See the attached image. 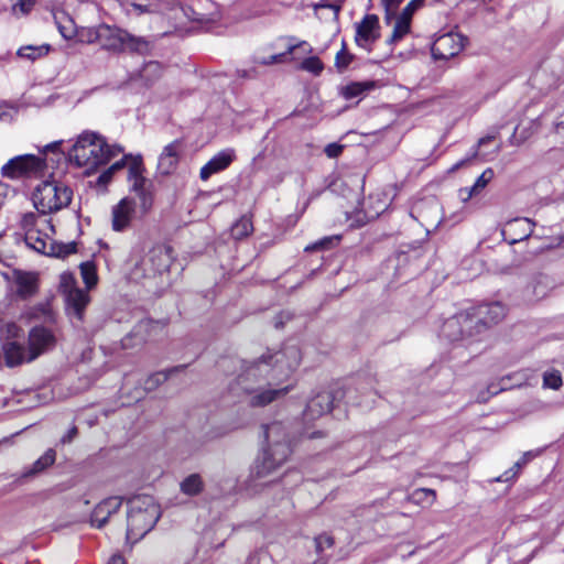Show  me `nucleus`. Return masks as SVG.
Masks as SVG:
<instances>
[{"label":"nucleus","mask_w":564,"mask_h":564,"mask_svg":"<svg viewBox=\"0 0 564 564\" xmlns=\"http://www.w3.org/2000/svg\"><path fill=\"white\" fill-rule=\"evenodd\" d=\"M301 359L296 345H285L278 351L263 354L258 360L245 362L237 383L248 394V404L263 408L285 397L294 388L286 381L300 366Z\"/></svg>","instance_id":"f257e3e1"},{"label":"nucleus","mask_w":564,"mask_h":564,"mask_svg":"<svg viewBox=\"0 0 564 564\" xmlns=\"http://www.w3.org/2000/svg\"><path fill=\"white\" fill-rule=\"evenodd\" d=\"M267 448L257 457L251 468L253 479H263L281 467L291 455V446L284 426L280 422L263 425Z\"/></svg>","instance_id":"f03ea898"},{"label":"nucleus","mask_w":564,"mask_h":564,"mask_svg":"<svg viewBox=\"0 0 564 564\" xmlns=\"http://www.w3.org/2000/svg\"><path fill=\"white\" fill-rule=\"evenodd\" d=\"M121 153H123L121 145L109 144L104 137L97 133L84 132L69 151V159L78 167H84L87 174H91Z\"/></svg>","instance_id":"7ed1b4c3"},{"label":"nucleus","mask_w":564,"mask_h":564,"mask_svg":"<svg viewBox=\"0 0 564 564\" xmlns=\"http://www.w3.org/2000/svg\"><path fill=\"white\" fill-rule=\"evenodd\" d=\"M127 540L138 542L151 531L161 517L159 505L149 495L135 496L128 500Z\"/></svg>","instance_id":"20e7f679"},{"label":"nucleus","mask_w":564,"mask_h":564,"mask_svg":"<svg viewBox=\"0 0 564 564\" xmlns=\"http://www.w3.org/2000/svg\"><path fill=\"white\" fill-rule=\"evenodd\" d=\"M99 46L111 53L126 51L147 54L150 51V43L145 37L135 36L118 26L100 24Z\"/></svg>","instance_id":"39448f33"},{"label":"nucleus","mask_w":564,"mask_h":564,"mask_svg":"<svg viewBox=\"0 0 564 564\" xmlns=\"http://www.w3.org/2000/svg\"><path fill=\"white\" fill-rule=\"evenodd\" d=\"M73 198V191L56 181H44L33 193V204L41 214L56 213L67 207Z\"/></svg>","instance_id":"423d86ee"},{"label":"nucleus","mask_w":564,"mask_h":564,"mask_svg":"<svg viewBox=\"0 0 564 564\" xmlns=\"http://www.w3.org/2000/svg\"><path fill=\"white\" fill-rule=\"evenodd\" d=\"M474 322L469 310L460 312L443 323L440 336L451 343L464 341L478 334Z\"/></svg>","instance_id":"0eeeda50"},{"label":"nucleus","mask_w":564,"mask_h":564,"mask_svg":"<svg viewBox=\"0 0 564 564\" xmlns=\"http://www.w3.org/2000/svg\"><path fill=\"white\" fill-rule=\"evenodd\" d=\"M45 162L42 158L33 154H24L9 160L1 169L3 177L17 180L44 169Z\"/></svg>","instance_id":"6e6552de"},{"label":"nucleus","mask_w":564,"mask_h":564,"mask_svg":"<svg viewBox=\"0 0 564 564\" xmlns=\"http://www.w3.org/2000/svg\"><path fill=\"white\" fill-rule=\"evenodd\" d=\"M466 41L464 35L456 32L441 34L432 44V56L434 59H449L463 51Z\"/></svg>","instance_id":"1a4fd4ad"},{"label":"nucleus","mask_w":564,"mask_h":564,"mask_svg":"<svg viewBox=\"0 0 564 564\" xmlns=\"http://www.w3.org/2000/svg\"><path fill=\"white\" fill-rule=\"evenodd\" d=\"M469 312L475 318L477 333L498 324L506 316V307L500 302L481 304L470 308Z\"/></svg>","instance_id":"9d476101"},{"label":"nucleus","mask_w":564,"mask_h":564,"mask_svg":"<svg viewBox=\"0 0 564 564\" xmlns=\"http://www.w3.org/2000/svg\"><path fill=\"white\" fill-rule=\"evenodd\" d=\"M380 37V23L376 14H366L364 19L356 23L355 43L370 52L373 44Z\"/></svg>","instance_id":"9b49d317"},{"label":"nucleus","mask_w":564,"mask_h":564,"mask_svg":"<svg viewBox=\"0 0 564 564\" xmlns=\"http://www.w3.org/2000/svg\"><path fill=\"white\" fill-rule=\"evenodd\" d=\"M56 344L54 333L44 326H34L30 329L28 336V346L30 349L29 360H35L42 354L52 349Z\"/></svg>","instance_id":"f8f14e48"},{"label":"nucleus","mask_w":564,"mask_h":564,"mask_svg":"<svg viewBox=\"0 0 564 564\" xmlns=\"http://www.w3.org/2000/svg\"><path fill=\"white\" fill-rule=\"evenodd\" d=\"M12 281L15 285V295L20 300H29L39 292V274L33 271L15 269L12 272Z\"/></svg>","instance_id":"ddd939ff"},{"label":"nucleus","mask_w":564,"mask_h":564,"mask_svg":"<svg viewBox=\"0 0 564 564\" xmlns=\"http://www.w3.org/2000/svg\"><path fill=\"white\" fill-rule=\"evenodd\" d=\"M183 151L184 142L181 139H176L165 145L159 156L158 171L163 175L172 174L178 165Z\"/></svg>","instance_id":"4468645a"},{"label":"nucleus","mask_w":564,"mask_h":564,"mask_svg":"<svg viewBox=\"0 0 564 564\" xmlns=\"http://www.w3.org/2000/svg\"><path fill=\"white\" fill-rule=\"evenodd\" d=\"M160 327L158 322L151 319L140 321L132 330L121 339L123 349L132 348L134 346L145 343L152 336V332Z\"/></svg>","instance_id":"2eb2a0df"},{"label":"nucleus","mask_w":564,"mask_h":564,"mask_svg":"<svg viewBox=\"0 0 564 564\" xmlns=\"http://www.w3.org/2000/svg\"><path fill=\"white\" fill-rule=\"evenodd\" d=\"M135 213V202L133 198L124 197L112 207V229L115 231L126 230Z\"/></svg>","instance_id":"dca6fc26"},{"label":"nucleus","mask_w":564,"mask_h":564,"mask_svg":"<svg viewBox=\"0 0 564 564\" xmlns=\"http://www.w3.org/2000/svg\"><path fill=\"white\" fill-rule=\"evenodd\" d=\"M122 505V498L119 496H112L100 501L91 512L90 521L96 528L104 527L108 519L116 512L119 511Z\"/></svg>","instance_id":"f3484780"},{"label":"nucleus","mask_w":564,"mask_h":564,"mask_svg":"<svg viewBox=\"0 0 564 564\" xmlns=\"http://www.w3.org/2000/svg\"><path fill=\"white\" fill-rule=\"evenodd\" d=\"M2 356L7 367L13 368L24 362H31L29 346L25 347L18 340H4L2 343Z\"/></svg>","instance_id":"a211bd4d"},{"label":"nucleus","mask_w":564,"mask_h":564,"mask_svg":"<svg viewBox=\"0 0 564 564\" xmlns=\"http://www.w3.org/2000/svg\"><path fill=\"white\" fill-rule=\"evenodd\" d=\"M235 159V151L227 149L214 155L199 172L202 181H207L212 175L226 170Z\"/></svg>","instance_id":"6ab92c4d"},{"label":"nucleus","mask_w":564,"mask_h":564,"mask_svg":"<svg viewBox=\"0 0 564 564\" xmlns=\"http://www.w3.org/2000/svg\"><path fill=\"white\" fill-rule=\"evenodd\" d=\"M90 299L87 291L76 289L65 295L66 313L70 318L83 321L84 312Z\"/></svg>","instance_id":"aec40b11"},{"label":"nucleus","mask_w":564,"mask_h":564,"mask_svg":"<svg viewBox=\"0 0 564 564\" xmlns=\"http://www.w3.org/2000/svg\"><path fill=\"white\" fill-rule=\"evenodd\" d=\"M144 171L142 156L139 154L135 158H131L128 169V181L132 192L138 193L149 186H153L152 182L144 176Z\"/></svg>","instance_id":"412c9836"},{"label":"nucleus","mask_w":564,"mask_h":564,"mask_svg":"<svg viewBox=\"0 0 564 564\" xmlns=\"http://www.w3.org/2000/svg\"><path fill=\"white\" fill-rule=\"evenodd\" d=\"M333 403L334 397L330 392H319L307 402L304 416L307 420L321 417L332 410Z\"/></svg>","instance_id":"4be33fe9"},{"label":"nucleus","mask_w":564,"mask_h":564,"mask_svg":"<svg viewBox=\"0 0 564 564\" xmlns=\"http://www.w3.org/2000/svg\"><path fill=\"white\" fill-rule=\"evenodd\" d=\"M58 32L65 40H72L77 34V26L73 18L65 10H56L53 13Z\"/></svg>","instance_id":"5701e85b"},{"label":"nucleus","mask_w":564,"mask_h":564,"mask_svg":"<svg viewBox=\"0 0 564 564\" xmlns=\"http://www.w3.org/2000/svg\"><path fill=\"white\" fill-rule=\"evenodd\" d=\"M25 245L39 253L47 256L50 243L53 241L47 235L42 234L39 229H31L24 234Z\"/></svg>","instance_id":"b1692460"},{"label":"nucleus","mask_w":564,"mask_h":564,"mask_svg":"<svg viewBox=\"0 0 564 564\" xmlns=\"http://www.w3.org/2000/svg\"><path fill=\"white\" fill-rule=\"evenodd\" d=\"M150 261L155 272H163L171 264V249L164 246H158L150 251Z\"/></svg>","instance_id":"393cba45"},{"label":"nucleus","mask_w":564,"mask_h":564,"mask_svg":"<svg viewBox=\"0 0 564 564\" xmlns=\"http://www.w3.org/2000/svg\"><path fill=\"white\" fill-rule=\"evenodd\" d=\"M22 319L52 322L54 319L53 312L47 303H40L28 307L21 315Z\"/></svg>","instance_id":"a878e982"},{"label":"nucleus","mask_w":564,"mask_h":564,"mask_svg":"<svg viewBox=\"0 0 564 564\" xmlns=\"http://www.w3.org/2000/svg\"><path fill=\"white\" fill-rule=\"evenodd\" d=\"M534 228V223L528 218H518L508 224V230L517 234L518 237L512 239V242L528 239Z\"/></svg>","instance_id":"bb28decb"},{"label":"nucleus","mask_w":564,"mask_h":564,"mask_svg":"<svg viewBox=\"0 0 564 564\" xmlns=\"http://www.w3.org/2000/svg\"><path fill=\"white\" fill-rule=\"evenodd\" d=\"M50 51H51V45H48V44L25 45V46H21L17 51V56L22 59L29 61V62H34L39 58L46 56L50 53Z\"/></svg>","instance_id":"cd10ccee"},{"label":"nucleus","mask_w":564,"mask_h":564,"mask_svg":"<svg viewBox=\"0 0 564 564\" xmlns=\"http://www.w3.org/2000/svg\"><path fill=\"white\" fill-rule=\"evenodd\" d=\"M186 368L185 365L176 366L167 370H162L152 373L144 382V389L148 391H152L156 389L160 384L164 383L172 375L183 371Z\"/></svg>","instance_id":"c85d7f7f"},{"label":"nucleus","mask_w":564,"mask_h":564,"mask_svg":"<svg viewBox=\"0 0 564 564\" xmlns=\"http://www.w3.org/2000/svg\"><path fill=\"white\" fill-rule=\"evenodd\" d=\"M373 87V82H354L341 88V95L346 99H352L365 95Z\"/></svg>","instance_id":"c756f323"},{"label":"nucleus","mask_w":564,"mask_h":564,"mask_svg":"<svg viewBox=\"0 0 564 564\" xmlns=\"http://www.w3.org/2000/svg\"><path fill=\"white\" fill-rule=\"evenodd\" d=\"M180 487L184 495L196 496L203 491L204 482L198 474H192L181 482Z\"/></svg>","instance_id":"7c9ffc66"},{"label":"nucleus","mask_w":564,"mask_h":564,"mask_svg":"<svg viewBox=\"0 0 564 564\" xmlns=\"http://www.w3.org/2000/svg\"><path fill=\"white\" fill-rule=\"evenodd\" d=\"M303 44H305L304 41L299 44L289 45L286 51L283 53L272 54L268 57H256L254 63L260 64V65H272L275 63H282V62H284V59L288 55H291L297 46L303 45Z\"/></svg>","instance_id":"2f4dec72"},{"label":"nucleus","mask_w":564,"mask_h":564,"mask_svg":"<svg viewBox=\"0 0 564 564\" xmlns=\"http://www.w3.org/2000/svg\"><path fill=\"white\" fill-rule=\"evenodd\" d=\"M253 230L252 223L250 218L243 216L238 221H236L231 227V236L235 239H242L249 236Z\"/></svg>","instance_id":"473e14b6"},{"label":"nucleus","mask_w":564,"mask_h":564,"mask_svg":"<svg viewBox=\"0 0 564 564\" xmlns=\"http://www.w3.org/2000/svg\"><path fill=\"white\" fill-rule=\"evenodd\" d=\"M76 252V243L75 242H68V243H57L52 241L50 243V250L47 251V256L56 257V258H64L72 253Z\"/></svg>","instance_id":"72a5a7b5"},{"label":"nucleus","mask_w":564,"mask_h":564,"mask_svg":"<svg viewBox=\"0 0 564 564\" xmlns=\"http://www.w3.org/2000/svg\"><path fill=\"white\" fill-rule=\"evenodd\" d=\"M411 30V22L408 20L397 17L391 37L389 43H395L402 40Z\"/></svg>","instance_id":"f704fd0d"},{"label":"nucleus","mask_w":564,"mask_h":564,"mask_svg":"<svg viewBox=\"0 0 564 564\" xmlns=\"http://www.w3.org/2000/svg\"><path fill=\"white\" fill-rule=\"evenodd\" d=\"M76 36L80 43L98 44L100 36V24L95 28H82L80 30H77Z\"/></svg>","instance_id":"c9c22d12"},{"label":"nucleus","mask_w":564,"mask_h":564,"mask_svg":"<svg viewBox=\"0 0 564 564\" xmlns=\"http://www.w3.org/2000/svg\"><path fill=\"white\" fill-rule=\"evenodd\" d=\"M55 462V452L53 449H48L45 452L39 459H36L31 468V470L26 475H33L44 470L46 467L53 465Z\"/></svg>","instance_id":"e433bc0d"},{"label":"nucleus","mask_w":564,"mask_h":564,"mask_svg":"<svg viewBox=\"0 0 564 564\" xmlns=\"http://www.w3.org/2000/svg\"><path fill=\"white\" fill-rule=\"evenodd\" d=\"M80 273L87 289H91L97 283L95 264L90 261L80 264Z\"/></svg>","instance_id":"4c0bfd02"},{"label":"nucleus","mask_w":564,"mask_h":564,"mask_svg":"<svg viewBox=\"0 0 564 564\" xmlns=\"http://www.w3.org/2000/svg\"><path fill=\"white\" fill-rule=\"evenodd\" d=\"M152 187L153 186H149V187L135 193L140 200V209L143 215L148 214L153 206L154 196H153Z\"/></svg>","instance_id":"58836bf2"},{"label":"nucleus","mask_w":564,"mask_h":564,"mask_svg":"<svg viewBox=\"0 0 564 564\" xmlns=\"http://www.w3.org/2000/svg\"><path fill=\"white\" fill-rule=\"evenodd\" d=\"M301 68L314 75H319L324 69V64L317 56H311L301 63Z\"/></svg>","instance_id":"ea45409f"},{"label":"nucleus","mask_w":564,"mask_h":564,"mask_svg":"<svg viewBox=\"0 0 564 564\" xmlns=\"http://www.w3.org/2000/svg\"><path fill=\"white\" fill-rule=\"evenodd\" d=\"M494 170L488 167L486 169L476 180L475 184L471 186V192H476L477 194L482 191L487 184L494 178Z\"/></svg>","instance_id":"a19ab883"},{"label":"nucleus","mask_w":564,"mask_h":564,"mask_svg":"<svg viewBox=\"0 0 564 564\" xmlns=\"http://www.w3.org/2000/svg\"><path fill=\"white\" fill-rule=\"evenodd\" d=\"M563 381L558 371L545 372L543 376V386L553 390L561 388Z\"/></svg>","instance_id":"79ce46f5"},{"label":"nucleus","mask_w":564,"mask_h":564,"mask_svg":"<svg viewBox=\"0 0 564 564\" xmlns=\"http://www.w3.org/2000/svg\"><path fill=\"white\" fill-rule=\"evenodd\" d=\"M425 0H411L399 14L400 18L412 21L413 14L424 6Z\"/></svg>","instance_id":"37998d69"},{"label":"nucleus","mask_w":564,"mask_h":564,"mask_svg":"<svg viewBox=\"0 0 564 564\" xmlns=\"http://www.w3.org/2000/svg\"><path fill=\"white\" fill-rule=\"evenodd\" d=\"M352 61V55L346 51V44L343 42V47L337 52L335 57V65L339 70L345 69Z\"/></svg>","instance_id":"c03bdc74"},{"label":"nucleus","mask_w":564,"mask_h":564,"mask_svg":"<svg viewBox=\"0 0 564 564\" xmlns=\"http://www.w3.org/2000/svg\"><path fill=\"white\" fill-rule=\"evenodd\" d=\"M412 499L415 502L429 500L430 503H433L436 499V494L433 489L420 488L412 494Z\"/></svg>","instance_id":"a18cd8bd"},{"label":"nucleus","mask_w":564,"mask_h":564,"mask_svg":"<svg viewBox=\"0 0 564 564\" xmlns=\"http://www.w3.org/2000/svg\"><path fill=\"white\" fill-rule=\"evenodd\" d=\"M338 240H339L338 236L324 237L323 239H321L312 245L306 246L305 251L328 249L330 246L334 245V242H336Z\"/></svg>","instance_id":"49530a36"},{"label":"nucleus","mask_w":564,"mask_h":564,"mask_svg":"<svg viewBox=\"0 0 564 564\" xmlns=\"http://www.w3.org/2000/svg\"><path fill=\"white\" fill-rule=\"evenodd\" d=\"M4 340H17L23 335L22 328L15 323H8L3 327Z\"/></svg>","instance_id":"de8ad7c7"},{"label":"nucleus","mask_w":564,"mask_h":564,"mask_svg":"<svg viewBox=\"0 0 564 564\" xmlns=\"http://www.w3.org/2000/svg\"><path fill=\"white\" fill-rule=\"evenodd\" d=\"M161 65L159 62L151 61L144 65V67L141 70V76L145 79H149L150 77H159L161 75Z\"/></svg>","instance_id":"09e8293b"},{"label":"nucleus","mask_w":564,"mask_h":564,"mask_svg":"<svg viewBox=\"0 0 564 564\" xmlns=\"http://www.w3.org/2000/svg\"><path fill=\"white\" fill-rule=\"evenodd\" d=\"M59 289L62 290L64 295L68 294L69 291L77 289L75 286V279L70 273H63L61 275Z\"/></svg>","instance_id":"8fccbe9b"},{"label":"nucleus","mask_w":564,"mask_h":564,"mask_svg":"<svg viewBox=\"0 0 564 564\" xmlns=\"http://www.w3.org/2000/svg\"><path fill=\"white\" fill-rule=\"evenodd\" d=\"M35 2L36 0H17L12 10L14 13L19 11L22 14H28L35 6Z\"/></svg>","instance_id":"3c124183"},{"label":"nucleus","mask_w":564,"mask_h":564,"mask_svg":"<svg viewBox=\"0 0 564 564\" xmlns=\"http://www.w3.org/2000/svg\"><path fill=\"white\" fill-rule=\"evenodd\" d=\"M522 468L523 467L521 466V464L519 462H516L510 469L506 470L500 477L496 478V481H509L511 479H514Z\"/></svg>","instance_id":"603ef678"},{"label":"nucleus","mask_w":564,"mask_h":564,"mask_svg":"<svg viewBox=\"0 0 564 564\" xmlns=\"http://www.w3.org/2000/svg\"><path fill=\"white\" fill-rule=\"evenodd\" d=\"M522 468L523 467L521 466V464L519 462H516L510 469L506 470L500 477L496 478V481H509L511 479H514Z\"/></svg>","instance_id":"864d4df0"},{"label":"nucleus","mask_w":564,"mask_h":564,"mask_svg":"<svg viewBox=\"0 0 564 564\" xmlns=\"http://www.w3.org/2000/svg\"><path fill=\"white\" fill-rule=\"evenodd\" d=\"M316 551L323 552L326 547H330L334 544L332 536L327 534H321L315 538Z\"/></svg>","instance_id":"5fc2aeb1"},{"label":"nucleus","mask_w":564,"mask_h":564,"mask_svg":"<svg viewBox=\"0 0 564 564\" xmlns=\"http://www.w3.org/2000/svg\"><path fill=\"white\" fill-rule=\"evenodd\" d=\"M323 8L330 9L333 11L334 19L335 20L338 19L339 11L341 9L340 4L332 3V2H329V0H322L321 2L314 4L315 11H317L318 9H323Z\"/></svg>","instance_id":"6e6d98bb"},{"label":"nucleus","mask_w":564,"mask_h":564,"mask_svg":"<svg viewBox=\"0 0 564 564\" xmlns=\"http://www.w3.org/2000/svg\"><path fill=\"white\" fill-rule=\"evenodd\" d=\"M35 223H36V216L33 213L24 214L21 219V227L24 230V234L26 231H30L31 229H36Z\"/></svg>","instance_id":"4d7b16f0"},{"label":"nucleus","mask_w":564,"mask_h":564,"mask_svg":"<svg viewBox=\"0 0 564 564\" xmlns=\"http://www.w3.org/2000/svg\"><path fill=\"white\" fill-rule=\"evenodd\" d=\"M343 149H344V145L339 144V143H329L326 145L325 148V153L328 158H337L340 155V153L343 152Z\"/></svg>","instance_id":"13d9d810"},{"label":"nucleus","mask_w":564,"mask_h":564,"mask_svg":"<svg viewBox=\"0 0 564 564\" xmlns=\"http://www.w3.org/2000/svg\"><path fill=\"white\" fill-rule=\"evenodd\" d=\"M131 158H134V156L131 154H126V155H123L122 159L115 162L108 169L111 170L113 173H116L117 171L123 169L127 164L129 165L131 163Z\"/></svg>","instance_id":"bf43d9fd"},{"label":"nucleus","mask_w":564,"mask_h":564,"mask_svg":"<svg viewBox=\"0 0 564 564\" xmlns=\"http://www.w3.org/2000/svg\"><path fill=\"white\" fill-rule=\"evenodd\" d=\"M131 158H134V156L131 154H126V155H123L122 159L115 162L108 169L111 170L113 173H116L117 171L123 169L127 164L129 165L131 163Z\"/></svg>","instance_id":"052dcab7"},{"label":"nucleus","mask_w":564,"mask_h":564,"mask_svg":"<svg viewBox=\"0 0 564 564\" xmlns=\"http://www.w3.org/2000/svg\"><path fill=\"white\" fill-rule=\"evenodd\" d=\"M347 219L348 220L351 219V223L349 224V226L352 227V228L361 227L367 221L366 220V215L360 213V212H357L354 217L348 216Z\"/></svg>","instance_id":"680f3d73"},{"label":"nucleus","mask_w":564,"mask_h":564,"mask_svg":"<svg viewBox=\"0 0 564 564\" xmlns=\"http://www.w3.org/2000/svg\"><path fill=\"white\" fill-rule=\"evenodd\" d=\"M386 9L387 18L399 7L403 0H380Z\"/></svg>","instance_id":"e2e57ef3"},{"label":"nucleus","mask_w":564,"mask_h":564,"mask_svg":"<svg viewBox=\"0 0 564 564\" xmlns=\"http://www.w3.org/2000/svg\"><path fill=\"white\" fill-rule=\"evenodd\" d=\"M541 451H528L524 452L521 458L518 460L522 467H524L529 462L540 455Z\"/></svg>","instance_id":"0e129e2a"},{"label":"nucleus","mask_w":564,"mask_h":564,"mask_svg":"<svg viewBox=\"0 0 564 564\" xmlns=\"http://www.w3.org/2000/svg\"><path fill=\"white\" fill-rule=\"evenodd\" d=\"M495 139H496V135H495V134H492V135H486V137L480 138V139L478 140L477 145H476V150H475V151H474V153H473V158H476V156H478V155H479L478 149H479L480 147H484V145L488 144L489 142L494 141Z\"/></svg>","instance_id":"69168bd1"},{"label":"nucleus","mask_w":564,"mask_h":564,"mask_svg":"<svg viewBox=\"0 0 564 564\" xmlns=\"http://www.w3.org/2000/svg\"><path fill=\"white\" fill-rule=\"evenodd\" d=\"M113 174H115V173H113L111 170L107 169L106 171H104V172L98 176V180H97L98 184H100V185H106V184H108V183L111 181V178H112Z\"/></svg>","instance_id":"338daca9"},{"label":"nucleus","mask_w":564,"mask_h":564,"mask_svg":"<svg viewBox=\"0 0 564 564\" xmlns=\"http://www.w3.org/2000/svg\"><path fill=\"white\" fill-rule=\"evenodd\" d=\"M477 195L476 192H471V186L470 187H463L459 189V197L460 199L466 203L468 202L473 196Z\"/></svg>","instance_id":"774afa93"}]
</instances>
